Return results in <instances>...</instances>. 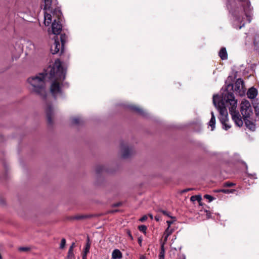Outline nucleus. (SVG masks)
<instances>
[{"instance_id":"nucleus-1","label":"nucleus","mask_w":259,"mask_h":259,"mask_svg":"<svg viewBox=\"0 0 259 259\" xmlns=\"http://www.w3.org/2000/svg\"><path fill=\"white\" fill-rule=\"evenodd\" d=\"M66 71L59 59H57L53 66L50 65L44 68L43 71L38 75L29 77L27 81L33 87V91L39 96L42 99L46 100L47 93L46 91L45 80L48 81L54 79L50 88V91L53 95L61 92V89L58 80H63L65 77Z\"/></svg>"},{"instance_id":"nucleus-2","label":"nucleus","mask_w":259,"mask_h":259,"mask_svg":"<svg viewBox=\"0 0 259 259\" xmlns=\"http://www.w3.org/2000/svg\"><path fill=\"white\" fill-rule=\"evenodd\" d=\"M230 12L235 20L239 22L240 25L239 29H241L244 26L243 19L245 17L247 21L249 23L251 18L250 12L251 11L250 2L249 0H233L231 2Z\"/></svg>"},{"instance_id":"nucleus-3","label":"nucleus","mask_w":259,"mask_h":259,"mask_svg":"<svg viewBox=\"0 0 259 259\" xmlns=\"http://www.w3.org/2000/svg\"><path fill=\"white\" fill-rule=\"evenodd\" d=\"M233 85L232 83L227 84L226 81V86L225 91L227 92L226 94H222V99L225 103H229L230 106L229 107L230 114L232 116V120L235 122L236 126L240 127L242 126L243 121L238 111L236 110L237 100L235 99V96L233 95Z\"/></svg>"},{"instance_id":"nucleus-4","label":"nucleus","mask_w":259,"mask_h":259,"mask_svg":"<svg viewBox=\"0 0 259 259\" xmlns=\"http://www.w3.org/2000/svg\"><path fill=\"white\" fill-rule=\"evenodd\" d=\"M220 98L219 95H214L213 96V104L215 107L219 110L220 114L219 119L222 124V128L227 131L231 128V125L227 123L229 118L226 105L223 100H220Z\"/></svg>"},{"instance_id":"nucleus-5","label":"nucleus","mask_w":259,"mask_h":259,"mask_svg":"<svg viewBox=\"0 0 259 259\" xmlns=\"http://www.w3.org/2000/svg\"><path fill=\"white\" fill-rule=\"evenodd\" d=\"M240 112L245 126L249 130L254 131L255 125L251 120V116L253 114L252 110L249 102L246 99H243L240 104Z\"/></svg>"},{"instance_id":"nucleus-6","label":"nucleus","mask_w":259,"mask_h":259,"mask_svg":"<svg viewBox=\"0 0 259 259\" xmlns=\"http://www.w3.org/2000/svg\"><path fill=\"white\" fill-rule=\"evenodd\" d=\"M67 36L65 33L61 34L60 38L58 36H54L53 39L54 40V45L51 47V52L52 54L59 53L61 55L64 52L65 44L66 42Z\"/></svg>"},{"instance_id":"nucleus-7","label":"nucleus","mask_w":259,"mask_h":259,"mask_svg":"<svg viewBox=\"0 0 259 259\" xmlns=\"http://www.w3.org/2000/svg\"><path fill=\"white\" fill-rule=\"evenodd\" d=\"M226 81H227V84H228L229 83H232L233 82V77L232 76H229L227 78V79L225 81V85L222 88L221 91H223V93L221 94V99H222V94L227 93L226 91H225V86H226ZM234 86V84H233ZM246 88H241V87L239 86H235V88L233 87V91H232L233 94H234V92L235 91L236 92L238 93V95L240 97L244 96L246 93ZM234 95V94H233Z\"/></svg>"},{"instance_id":"nucleus-8","label":"nucleus","mask_w":259,"mask_h":259,"mask_svg":"<svg viewBox=\"0 0 259 259\" xmlns=\"http://www.w3.org/2000/svg\"><path fill=\"white\" fill-rule=\"evenodd\" d=\"M61 20H57V19H55L52 22V33L55 35V36H58V35L61 36V34L64 33H61V31L62 30V25L61 23Z\"/></svg>"},{"instance_id":"nucleus-9","label":"nucleus","mask_w":259,"mask_h":259,"mask_svg":"<svg viewBox=\"0 0 259 259\" xmlns=\"http://www.w3.org/2000/svg\"><path fill=\"white\" fill-rule=\"evenodd\" d=\"M120 148L122 151V158L123 159L129 158L134 153L133 148H130L128 146L125 145L123 141L120 142Z\"/></svg>"},{"instance_id":"nucleus-10","label":"nucleus","mask_w":259,"mask_h":259,"mask_svg":"<svg viewBox=\"0 0 259 259\" xmlns=\"http://www.w3.org/2000/svg\"><path fill=\"white\" fill-rule=\"evenodd\" d=\"M58 4V3L56 5H52L50 9H47L46 10L50 11L53 16L56 17V19L57 20H61L63 14L61 11L60 8L57 6Z\"/></svg>"},{"instance_id":"nucleus-11","label":"nucleus","mask_w":259,"mask_h":259,"mask_svg":"<svg viewBox=\"0 0 259 259\" xmlns=\"http://www.w3.org/2000/svg\"><path fill=\"white\" fill-rule=\"evenodd\" d=\"M125 108L132 112H135L142 116H145L146 115L145 113L142 109H140L138 107H137L135 105H128L126 106Z\"/></svg>"},{"instance_id":"nucleus-12","label":"nucleus","mask_w":259,"mask_h":259,"mask_svg":"<svg viewBox=\"0 0 259 259\" xmlns=\"http://www.w3.org/2000/svg\"><path fill=\"white\" fill-rule=\"evenodd\" d=\"M46 113L47 118V121L49 125H52L53 123L52 116L53 114V108L51 105L48 106Z\"/></svg>"},{"instance_id":"nucleus-13","label":"nucleus","mask_w":259,"mask_h":259,"mask_svg":"<svg viewBox=\"0 0 259 259\" xmlns=\"http://www.w3.org/2000/svg\"><path fill=\"white\" fill-rule=\"evenodd\" d=\"M257 93V89L254 87H251L248 89L246 94L249 99H253L256 97Z\"/></svg>"},{"instance_id":"nucleus-14","label":"nucleus","mask_w":259,"mask_h":259,"mask_svg":"<svg viewBox=\"0 0 259 259\" xmlns=\"http://www.w3.org/2000/svg\"><path fill=\"white\" fill-rule=\"evenodd\" d=\"M45 5L44 9L46 10L47 9H50L52 5H56L58 4L57 0H44Z\"/></svg>"},{"instance_id":"nucleus-15","label":"nucleus","mask_w":259,"mask_h":259,"mask_svg":"<svg viewBox=\"0 0 259 259\" xmlns=\"http://www.w3.org/2000/svg\"><path fill=\"white\" fill-rule=\"evenodd\" d=\"M44 12V24L46 26H49L52 22V15L51 14L48 13L45 10Z\"/></svg>"},{"instance_id":"nucleus-16","label":"nucleus","mask_w":259,"mask_h":259,"mask_svg":"<svg viewBox=\"0 0 259 259\" xmlns=\"http://www.w3.org/2000/svg\"><path fill=\"white\" fill-rule=\"evenodd\" d=\"M219 56L223 60H226L228 58V54L225 47H222L219 53Z\"/></svg>"},{"instance_id":"nucleus-17","label":"nucleus","mask_w":259,"mask_h":259,"mask_svg":"<svg viewBox=\"0 0 259 259\" xmlns=\"http://www.w3.org/2000/svg\"><path fill=\"white\" fill-rule=\"evenodd\" d=\"M122 257L121 252L118 249H115L112 253V258L113 259H121Z\"/></svg>"},{"instance_id":"nucleus-18","label":"nucleus","mask_w":259,"mask_h":259,"mask_svg":"<svg viewBox=\"0 0 259 259\" xmlns=\"http://www.w3.org/2000/svg\"><path fill=\"white\" fill-rule=\"evenodd\" d=\"M91 242L89 236L88 235L86 240V243L85 247L83 248V253L88 254L90 251Z\"/></svg>"},{"instance_id":"nucleus-19","label":"nucleus","mask_w":259,"mask_h":259,"mask_svg":"<svg viewBox=\"0 0 259 259\" xmlns=\"http://www.w3.org/2000/svg\"><path fill=\"white\" fill-rule=\"evenodd\" d=\"M174 231L175 229L174 228H166L164 233V241H167L168 236L170 235Z\"/></svg>"},{"instance_id":"nucleus-20","label":"nucleus","mask_w":259,"mask_h":259,"mask_svg":"<svg viewBox=\"0 0 259 259\" xmlns=\"http://www.w3.org/2000/svg\"><path fill=\"white\" fill-rule=\"evenodd\" d=\"M211 117L210 118V120L209 122V125L211 127V131H213L215 128V117L214 115V113L212 111L211 112Z\"/></svg>"},{"instance_id":"nucleus-21","label":"nucleus","mask_w":259,"mask_h":259,"mask_svg":"<svg viewBox=\"0 0 259 259\" xmlns=\"http://www.w3.org/2000/svg\"><path fill=\"white\" fill-rule=\"evenodd\" d=\"M164 256H165V249H164V243H162L160 245V249L159 254L158 255L159 259H164Z\"/></svg>"},{"instance_id":"nucleus-22","label":"nucleus","mask_w":259,"mask_h":259,"mask_svg":"<svg viewBox=\"0 0 259 259\" xmlns=\"http://www.w3.org/2000/svg\"><path fill=\"white\" fill-rule=\"evenodd\" d=\"M104 171L108 172V170L103 165H98L96 168V173L97 175H100Z\"/></svg>"},{"instance_id":"nucleus-23","label":"nucleus","mask_w":259,"mask_h":259,"mask_svg":"<svg viewBox=\"0 0 259 259\" xmlns=\"http://www.w3.org/2000/svg\"><path fill=\"white\" fill-rule=\"evenodd\" d=\"M235 86H239L241 87V88H245L244 81L240 78H238L235 83Z\"/></svg>"},{"instance_id":"nucleus-24","label":"nucleus","mask_w":259,"mask_h":259,"mask_svg":"<svg viewBox=\"0 0 259 259\" xmlns=\"http://www.w3.org/2000/svg\"><path fill=\"white\" fill-rule=\"evenodd\" d=\"M148 217H150V220L151 221L153 220V217L152 214H151V213H149L148 214L144 215L142 217H141L139 221L142 222H144V221H146L147 220Z\"/></svg>"},{"instance_id":"nucleus-25","label":"nucleus","mask_w":259,"mask_h":259,"mask_svg":"<svg viewBox=\"0 0 259 259\" xmlns=\"http://www.w3.org/2000/svg\"><path fill=\"white\" fill-rule=\"evenodd\" d=\"M201 199V196L200 195H193L190 198V200L193 202L197 201L198 202H200Z\"/></svg>"},{"instance_id":"nucleus-26","label":"nucleus","mask_w":259,"mask_h":259,"mask_svg":"<svg viewBox=\"0 0 259 259\" xmlns=\"http://www.w3.org/2000/svg\"><path fill=\"white\" fill-rule=\"evenodd\" d=\"M75 255L72 251H68L67 255L65 259H74Z\"/></svg>"},{"instance_id":"nucleus-27","label":"nucleus","mask_w":259,"mask_h":259,"mask_svg":"<svg viewBox=\"0 0 259 259\" xmlns=\"http://www.w3.org/2000/svg\"><path fill=\"white\" fill-rule=\"evenodd\" d=\"M222 193L225 194H230V193H233L236 191V190L235 189H222Z\"/></svg>"},{"instance_id":"nucleus-28","label":"nucleus","mask_w":259,"mask_h":259,"mask_svg":"<svg viewBox=\"0 0 259 259\" xmlns=\"http://www.w3.org/2000/svg\"><path fill=\"white\" fill-rule=\"evenodd\" d=\"M66 243V241L65 238H62V239L61 240L59 248L60 249H63L65 247Z\"/></svg>"},{"instance_id":"nucleus-29","label":"nucleus","mask_w":259,"mask_h":259,"mask_svg":"<svg viewBox=\"0 0 259 259\" xmlns=\"http://www.w3.org/2000/svg\"><path fill=\"white\" fill-rule=\"evenodd\" d=\"M80 119L77 117L73 118L71 120V123L74 125H78L80 123Z\"/></svg>"},{"instance_id":"nucleus-30","label":"nucleus","mask_w":259,"mask_h":259,"mask_svg":"<svg viewBox=\"0 0 259 259\" xmlns=\"http://www.w3.org/2000/svg\"><path fill=\"white\" fill-rule=\"evenodd\" d=\"M31 249V248L29 247H24V246H22V247H20L18 248V250L19 251H21V252H22V251H24V252H27V251H30Z\"/></svg>"},{"instance_id":"nucleus-31","label":"nucleus","mask_w":259,"mask_h":259,"mask_svg":"<svg viewBox=\"0 0 259 259\" xmlns=\"http://www.w3.org/2000/svg\"><path fill=\"white\" fill-rule=\"evenodd\" d=\"M235 185V184L230 182H226L223 184V187H231Z\"/></svg>"},{"instance_id":"nucleus-32","label":"nucleus","mask_w":259,"mask_h":259,"mask_svg":"<svg viewBox=\"0 0 259 259\" xmlns=\"http://www.w3.org/2000/svg\"><path fill=\"white\" fill-rule=\"evenodd\" d=\"M204 198L206 199H208V202H210L211 201H212V200H213L214 199H215V198L213 197V196L210 195H208V194H205L204 195Z\"/></svg>"},{"instance_id":"nucleus-33","label":"nucleus","mask_w":259,"mask_h":259,"mask_svg":"<svg viewBox=\"0 0 259 259\" xmlns=\"http://www.w3.org/2000/svg\"><path fill=\"white\" fill-rule=\"evenodd\" d=\"M258 42L257 41L256 39L255 38L253 40V49L255 51H258L259 49V47L258 46Z\"/></svg>"},{"instance_id":"nucleus-34","label":"nucleus","mask_w":259,"mask_h":259,"mask_svg":"<svg viewBox=\"0 0 259 259\" xmlns=\"http://www.w3.org/2000/svg\"><path fill=\"white\" fill-rule=\"evenodd\" d=\"M125 231L126 233V234H127V235L128 236V237L130 238L131 240H133V237L132 235L131 231L129 229H125Z\"/></svg>"},{"instance_id":"nucleus-35","label":"nucleus","mask_w":259,"mask_h":259,"mask_svg":"<svg viewBox=\"0 0 259 259\" xmlns=\"http://www.w3.org/2000/svg\"><path fill=\"white\" fill-rule=\"evenodd\" d=\"M85 218L84 216L83 215H77V216H75V217H73L72 218H71V220H80L81 219H83Z\"/></svg>"},{"instance_id":"nucleus-36","label":"nucleus","mask_w":259,"mask_h":259,"mask_svg":"<svg viewBox=\"0 0 259 259\" xmlns=\"http://www.w3.org/2000/svg\"><path fill=\"white\" fill-rule=\"evenodd\" d=\"M255 114L257 116H259V109L257 105H253Z\"/></svg>"},{"instance_id":"nucleus-37","label":"nucleus","mask_w":259,"mask_h":259,"mask_svg":"<svg viewBox=\"0 0 259 259\" xmlns=\"http://www.w3.org/2000/svg\"><path fill=\"white\" fill-rule=\"evenodd\" d=\"M75 247V242H72L71 245L69 247V248L68 250L73 251V248Z\"/></svg>"},{"instance_id":"nucleus-38","label":"nucleus","mask_w":259,"mask_h":259,"mask_svg":"<svg viewBox=\"0 0 259 259\" xmlns=\"http://www.w3.org/2000/svg\"><path fill=\"white\" fill-rule=\"evenodd\" d=\"M75 247V242H72L71 245L69 247V248L68 250L73 251V248Z\"/></svg>"},{"instance_id":"nucleus-39","label":"nucleus","mask_w":259,"mask_h":259,"mask_svg":"<svg viewBox=\"0 0 259 259\" xmlns=\"http://www.w3.org/2000/svg\"><path fill=\"white\" fill-rule=\"evenodd\" d=\"M139 230L142 232V233H143L144 234H146V231H147V228H138Z\"/></svg>"},{"instance_id":"nucleus-40","label":"nucleus","mask_w":259,"mask_h":259,"mask_svg":"<svg viewBox=\"0 0 259 259\" xmlns=\"http://www.w3.org/2000/svg\"><path fill=\"white\" fill-rule=\"evenodd\" d=\"M143 239L142 236H140L138 238V242L140 246H142V242Z\"/></svg>"},{"instance_id":"nucleus-41","label":"nucleus","mask_w":259,"mask_h":259,"mask_svg":"<svg viewBox=\"0 0 259 259\" xmlns=\"http://www.w3.org/2000/svg\"><path fill=\"white\" fill-rule=\"evenodd\" d=\"M178 259H186V256L184 254H178Z\"/></svg>"},{"instance_id":"nucleus-42","label":"nucleus","mask_w":259,"mask_h":259,"mask_svg":"<svg viewBox=\"0 0 259 259\" xmlns=\"http://www.w3.org/2000/svg\"><path fill=\"white\" fill-rule=\"evenodd\" d=\"M6 204V201L4 199L0 198V205H4Z\"/></svg>"},{"instance_id":"nucleus-43","label":"nucleus","mask_w":259,"mask_h":259,"mask_svg":"<svg viewBox=\"0 0 259 259\" xmlns=\"http://www.w3.org/2000/svg\"><path fill=\"white\" fill-rule=\"evenodd\" d=\"M121 204H122L121 202H117V203H114L113 204H112V206L113 207H119V206H121Z\"/></svg>"},{"instance_id":"nucleus-44","label":"nucleus","mask_w":259,"mask_h":259,"mask_svg":"<svg viewBox=\"0 0 259 259\" xmlns=\"http://www.w3.org/2000/svg\"><path fill=\"white\" fill-rule=\"evenodd\" d=\"M160 211L163 214H164L165 215H167L169 217H170L169 214H168L167 212L165 210H160Z\"/></svg>"},{"instance_id":"nucleus-45","label":"nucleus","mask_w":259,"mask_h":259,"mask_svg":"<svg viewBox=\"0 0 259 259\" xmlns=\"http://www.w3.org/2000/svg\"><path fill=\"white\" fill-rule=\"evenodd\" d=\"M205 212L206 213V214L207 217L208 218H209L211 215V212H210V211L205 210Z\"/></svg>"},{"instance_id":"nucleus-46","label":"nucleus","mask_w":259,"mask_h":259,"mask_svg":"<svg viewBox=\"0 0 259 259\" xmlns=\"http://www.w3.org/2000/svg\"><path fill=\"white\" fill-rule=\"evenodd\" d=\"M161 219V217L159 216V215H156L155 217V220L157 221V222H158Z\"/></svg>"},{"instance_id":"nucleus-47","label":"nucleus","mask_w":259,"mask_h":259,"mask_svg":"<svg viewBox=\"0 0 259 259\" xmlns=\"http://www.w3.org/2000/svg\"><path fill=\"white\" fill-rule=\"evenodd\" d=\"M166 223L167 224L168 227H170L171 224H172L173 221H167Z\"/></svg>"},{"instance_id":"nucleus-48","label":"nucleus","mask_w":259,"mask_h":259,"mask_svg":"<svg viewBox=\"0 0 259 259\" xmlns=\"http://www.w3.org/2000/svg\"><path fill=\"white\" fill-rule=\"evenodd\" d=\"M192 190V189H191V188L186 189H184V190H183V192H184V193L187 192Z\"/></svg>"},{"instance_id":"nucleus-49","label":"nucleus","mask_w":259,"mask_h":259,"mask_svg":"<svg viewBox=\"0 0 259 259\" xmlns=\"http://www.w3.org/2000/svg\"><path fill=\"white\" fill-rule=\"evenodd\" d=\"M87 254H88L82 253V259H87Z\"/></svg>"},{"instance_id":"nucleus-50","label":"nucleus","mask_w":259,"mask_h":259,"mask_svg":"<svg viewBox=\"0 0 259 259\" xmlns=\"http://www.w3.org/2000/svg\"><path fill=\"white\" fill-rule=\"evenodd\" d=\"M140 259H147L145 255H141L140 256Z\"/></svg>"},{"instance_id":"nucleus-51","label":"nucleus","mask_w":259,"mask_h":259,"mask_svg":"<svg viewBox=\"0 0 259 259\" xmlns=\"http://www.w3.org/2000/svg\"><path fill=\"white\" fill-rule=\"evenodd\" d=\"M241 163L242 164H243L246 168V169H247V164H246V163L244 161H241Z\"/></svg>"},{"instance_id":"nucleus-52","label":"nucleus","mask_w":259,"mask_h":259,"mask_svg":"<svg viewBox=\"0 0 259 259\" xmlns=\"http://www.w3.org/2000/svg\"><path fill=\"white\" fill-rule=\"evenodd\" d=\"M222 189L217 190H215V192H222V191H221L222 190Z\"/></svg>"},{"instance_id":"nucleus-53","label":"nucleus","mask_w":259,"mask_h":259,"mask_svg":"<svg viewBox=\"0 0 259 259\" xmlns=\"http://www.w3.org/2000/svg\"><path fill=\"white\" fill-rule=\"evenodd\" d=\"M138 227H146V226L145 225H139Z\"/></svg>"},{"instance_id":"nucleus-54","label":"nucleus","mask_w":259,"mask_h":259,"mask_svg":"<svg viewBox=\"0 0 259 259\" xmlns=\"http://www.w3.org/2000/svg\"><path fill=\"white\" fill-rule=\"evenodd\" d=\"M199 204L200 205H203V204L201 202V201L199 202Z\"/></svg>"},{"instance_id":"nucleus-55","label":"nucleus","mask_w":259,"mask_h":259,"mask_svg":"<svg viewBox=\"0 0 259 259\" xmlns=\"http://www.w3.org/2000/svg\"><path fill=\"white\" fill-rule=\"evenodd\" d=\"M0 232H1L3 234H5V233L3 231H2V230H0Z\"/></svg>"},{"instance_id":"nucleus-56","label":"nucleus","mask_w":259,"mask_h":259,"mask_svg":"<svg viewBox=\"0 0 259 259\" xmlns=\"http://www.w3.org/2000/svg\"><path fill=\"white\" fill-rule=\"evenodd\" d=\"M171 218L172 219H175V217H174V218L171 217Z\"/></svg>"}]
</instances>
